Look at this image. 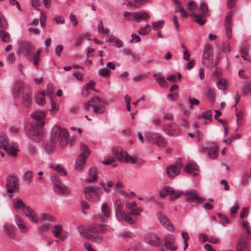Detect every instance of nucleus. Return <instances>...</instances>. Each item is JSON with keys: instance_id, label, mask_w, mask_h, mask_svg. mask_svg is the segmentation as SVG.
Masks as SVG:
<instances>
[{"instance_id": "obj_14", "label": "nucleus", "mask_w": 251, "mask_h": 251, "mask_svg": "<svg viewBox=\"0 0 251 251\" xmlns=\"http://www.w3.org/2000/svg\"><path fill=\"white\" fill-rule=\"evenodd\" d=\"M181 166V164L168 165L166 168V174L168 176L172 178L179 175L180 172Z\"/></svg>"}, {"instance_id": "obj_33", "label": "nucleus", "mask_w": 251, "mask_h": 251, "mask_svg": "<svg viewBox=\"0 0 251 251\" xmlns=\"http://www.w3.org/2000/svg\"><path fill=\"white\" fill-rule=\"evenodd\" d=\"M49 167L51 169H53L61 176H64L67 175L66 171L59 164L50 165Z\"/></svg>"}, {"instance_id": "obj_54", "label": "nucleus", "mask_w": 251, "mask_h": 251, "mask_svg": "<svg viewBox=\"0 0 251 251\" xmlns=\"http://www.w3.org/2000/svg\"><path fill=\"white\" fill-rule=\"evenodd\" d=\"M125 155H126V157L124 160V162L130 163L131 164H134L136 163V160L134 158L131 157L130 155H129L127 153H124Z\"/></svg>"}, {"instance_id": "obj_1", "label": "nucleus", "mask_w": 251, "mask_h": 251, "mask_svg": "<svg viewBox=\"0 0 251 251\" xmlns=\"http://www.w3.org/2000/svg\"><path fill=\"white\" fill-rule=\"evenodd\" d=\"M35 46L31 42L24 41L22 42L18 49V53L23 55L28 61L32 62L35 66H38L42 50L38 49L35 52Z\"/></svg>"}, {"instance_id": "obj_39", "label": "nucleus", "mask_w": 251, "mask_h": 251, "mask_svg": "<svg viewBox=\"0 0 251 251\" xmlns=\"http://www.w3.org/2000/svg\"><path fill=\"white\" fill-rule=\"evenodd\" d=\"M101 210L105 217H109L110 215V209L109 205L107 203H103L102 204Z\"/></svg>"}, {"instance_id": "obj_9", "label": "nucleus", "mask_w": 251, "mask_h": 251, "mask_svg": "<svg viewBox=\"0 0 251 251\" xmlns=\"http://www.w3.org/2000/svg\"><path fill=\"white\" fill-rule=\"evenodd\" d=\"M85 198L86 200L93 202L100 201V195L97 191V189L94 187H85L83 189Z\"/></svg>"}, {"instance_id": "obj_35", "label": "nucleus", "mask_w": 251, "mask_h": 251, "mask_svg": "<svg viewBox=\"0 0 251 251\" xmlns=\"http://www.w3.org/2000/svg\"><path fill=\"white\" fill-rule=\"evenodd\" d=\"M86 158H86V157H83L80 155L78 156L75 163V167L77 170H82L83 168L84 167Z\"/></svg>"}, {"instance_id": "obj_15", "label": "nucleus", "mask_w": 251, "mask_h": 251, "mask_svg": "<svg viewBox=\"0 0 251 251\" xmlns=\"http://www.w3.org/2000/svg\"><path fill=\"white\" fill-rule=\"evenodd\" d=\"M124 205L120 200H117L114 204L115 212L116 218L119 221H122L125 213L123 211Z\"/></svg>"}, {"instance_id": "obj_51", "label": "nucleus", "mask_w": 251, "mask_h": 251, "mask_svg": "<svg viewBox=\"0 0 251 251\" xmlns=\"http://www.w3.org/2000/svg\"><path fill=\"white\" fill-rule=\"evenodd\" d=\"M8 27L7 23L5 18L0 14V29H6Z\"/></svg>"}, {"instance_id": "obj_21", "label": "nucleus", "mask_w": 251, "mask_h": 251, "mask_svg": "<svg viewBox=\"0 0 251 251\" xmlns=\"http://www.w3.org/2000/svg\"><path fill=\"white\" fill-rule=\"evenodd\" d=\"M134 21L137 23L140 22L141 20L147 22L150 18L149 14L145 11L134 12Z\"/></svg>"}, {"instance_id": "obj_24", "label": "nucleus", "mask_w": 251, "mask_h": 251, "mask_svg": "<svg viewBox=\"0 0 251 251\" xmlns=\"http://www.w3.org/2000/svg\"><path fill=\"white\" fill-rule=\"evenodd\" d=\"M207 151L208 157L211 159H215L218 156L219 151L218 147L216 146H213L210 147L207 151L206 149H202V151Z\"/></svg>"}, {"instance_id": "obj_38", "label": "nucleus", "mask_w": 251, "mask_h": 251, "mask_svg": "<svg viewBox=\"0 0 251 251\" xmlns=\"http://www.w3.org/2000/svg\"><path fill=\"white\" fill-rule=\"evenodd\" d=\"M216 85L219 89L225 90L228 86V82L226 79H219L216 82Z\"/></svg>"}, {"instance_id": "obj_52", "label": "nucleus", "mask_w": 251, "mask_h": 251, "mask_svg": "<svg viewBox=\"0 0 251 251\" xmlns=\"http://www.w3.org/2000/svg\"><path fill=\"white\" fill-rule=\"evenodd\" d=\"M110 72V70L108 68L104 67L99 70V74L101 76L105 77L108 76Z\"/></svg>"}, {"instance_id": "obj_32", "label": "nucleus", "mask_w": 251, "mask_h": 251, "mask_svg": "<svg viewBox=\"0 0 251 251\" xmlns=\"http://www.w3.org/2000/svg\"><path fill=\"white\" fill-rule=\"evenodd\" d=\"M149 0H131L128 1L127 5L134 8H138L147 3Z\"/></svg>"}, {"instance_id": "obj_29", "label": "nucleus", "mask_w": 251, "mask_h": 251, "mask_svg": "<svg viewBox=\"0 0 251 251\" xmlns=\"http://www.w3.org/2000/svg\"><path fill=\"white\" fill-rule=\"evenodd\" d=\"M45 113L44 111H37L31 114L32 117L37 120L38 122H36L37 123H43L44 124V122L43 121L45 117Z\"/></svg>"}, {"instance_id": "obj_27", "label": "nucleus", "mask_w": 251, "mask_h": 251, "mask_svg": "<svg viewBox=\"0 0 251 251\" xmlns=\"http://www.w3.org/2000/svg\"><path fill=\"white\" fill-rule=\"evenodd\" d=\"M95 84L93 81H91L85 85L82 90V95L83 97L87 96L90 93V91L94 89Z\"/></svg>"}, {"instance_id": "obj_2", "label": "nucleus", "mask_w": 251, "mask_h": 251, "mask_svg": "<svg viewBox=\"0 0 251 251\" xmlns=\"http://www.w3.org/2000/svg\"><path fill=\"white\" fill-rule=\"evenodd\" d=\"M13 95L15 99H18L21 96V102L23 105L29 107L32 103V92L30 88L25 86L23 82L18 80L13 89Z\"/></svg>"}, {"instance_id": "obj_13", "label": "nucleus", "mask_w": 251, "mask_h": 251, "mask_svg": "<svg viewBox=\"0 0 251 251\" xmlns=\"http://www.w3.org/2000/svg\"><path fill=\"white\" fill-rule=\"evenodd\" d=\"M186 201L190 203H200L204 200L199 196V194L195 190H190L185 193Z\"/></svg>"}, {"instance_id": "obj_25", "label": "nucleus", "mask_w": 251, "mask_h": 251, "mask_svg": "<svg viewBox=\"0 0 251 251\" xmlns=\"http://www.w3.org/2000/svg\"><path fill=\"white\" fill-rule=\"evenodd\" d=\"M4 233L9 239H13L15 237L14 226L10 224H5L4 226Z\"/></svg>"}, {"instance_id": "obj_22", "label": "nucleus", "mask_w": 251, "mask_h": 251, "mask_svg": "<svg viewBox=\"0 0 251 251\" xmlns=\"http://www.w3.org/2000/svg\"><path fill=\"white\" fill-rule=\"evenodd\" d=\"M15 223L21 232L26 233L29 231V228L25 225L23 219L19 215H15Z\"/></svg>"}, {"instance_id": "obj_50", "label": "nucleus", "mask_w": 251, "mask_h": 251, "mask_svg": "<svg viewBox=\"0 0 251 251\" xmlns=\"http://www.w3.org/2000/svg\"><path fill=\"white\" fill-rule=\"evenodd\" d=\"M51 225L49 224L44 223L38 226V229L39 232H43L48 231L50 228Z\"/></svg>"}, {"instance_id": "obj_31", "label": "nucleus", "mask_w": 251, "mask_h": 251, "mask_svg": "<svg viewBox=\"0 0 251 251\" xmlns=\"http://www.w3.org/2000/svg\"><path fill=\"white\" fill-rule=\"evenodd\" d=\"M97 180V169L95 167H92L89 171V178L86 181L88 183L96 181Z\"/></svg>"}, {"instance_id": "obj_48", "label": "nucleus", "mask_w": 251, "mask_h": 251, "mask_svg": "<svg viewBox=\"0 0 251 251\" xmlns=\"http://www.w3.org/2000/svg\"><path fill=\"white\" fill-rule=\"evenodd\" d=\"M164 23V21H159L156 22L152 23V27L153 30H156L157 29H159L162 28L163 26V25Z\"/></svg>"}, {"instance_id": "obj_8", "label": "nucleus", "mask_w": 251, "mask_h": 251, "mask_svg": "<svg viewBox=\"0 0 251 251\" xmlns=\"http://www.w3.org/2000/svg\"><path fill=\"white\" fill-rule=\"evenodd\" d=\"M146 140L149 143L155 144L160 147L165 146L166 141L162 136L156 132H148L145 134Z\"/></svg>"}, {"instance_id": "obj_34", "label": "nucleus", "mask_w": 251, "mask_h": 251, "mask_svg": "<svg viewBox=\"0 0 251 251\" xmlns=\"http://www.w3.org/2000/svg\"><path fill=\"white\" fill-rule=\"evenodd\" d=\"M5 30L0 29V38L3 42L8 43L11 42V35Z\"/></svg>"}, {"instance_id": "obj_10", "label": "nucleus", "mask_w": 251, "mask_h": 251, "mask_svg": "<svg viewBox=\"0 0 251 251\" xmlns=\"http://www.w3.org/2000/svg\"><path fill=\"white\" fill-rule=\"evenodd\" d=\"M6 187L8 193L18 191L19 189V178L14 175H9L6 179Z\"/></svg>"}, {"instance_id": "obj_19", "label": "nucleus", "mask_w": 251, "mask_h": 251, "mask_svg": "<svg viewBox=\"0 0 251 251\" xmlns=\"http://www.w3.org/2000/svg\"><path fill=\"white\" fill-rule=\"evenodd\" d=\"M3 149L4 151H6L7 153L13 156H16L17 154L18 151H19L18 149V146L16 143H8L7 145H4Z\"/></svg>"}, {"instance_id": "obj_46", "label": "nucleus", "mask_w": 251, "mask_h": 251, "mask_svg": "<svg viewBox=\"0 0 251 251\" xmlns=\"http://www.w3.org/2000/svg\"><path fill=\"white\" fill-rule=\"evenodd\" d=\"M201 9V14L205 15H209L208 14V7L207 4L204 1H202L200 3Z\"/></svg>"}, {"instance_id": "obj_53", "label": "nucleus", "mask_w": 251, "mask_h": 251, "mask_svg": "<svg viewBox=\"0 0 251 251\" xmlns=\"http://www.w3.org/2000/svg\"><path fill=\"white\" fill-rule=\"evenodd\" d=\"M0 143L1 144V146L0 145V148H3L5 145L8 144L6 135L3 133L0 134Z\"/></svg>"}, {"instance_id": "obj_20", "label": "nucleus", "mask_w": 251, "mask_h": 251, "mask_svg": "<svg viewBox=\"0 0 251 251\" xmlns=\"http://www.w3.org/2000/svg\"><path fill=\"white\" fill-rule=\"evenodd\" d=\"M22 213L27 216L31 222L34 223H37L38 222L35 211L29 206H28L27 207L25 208V209L23 211Z\"/></svg>"}, {"instance_id": "obj_60", "label": "nucleus", "mask_w": 251, "mask_h": 251, "mask_svg": "<svg viewBox=\"0 0 251 251\" xmlns=\"http://www.w3.org/2000/svg\"><path fill=\"white\" fill-rule=\"evenodd\" d=\"M109 40L115 43L118 48H121L123 45V42L115 37H111Z\"/></svg>"}, {"instance_id": "obj_58", "label": "nucleus", "mask_w": 251, "mask_h": 251, "mask_svg": "<svg viewBox=\"0 0 251 251\" xmlns=\"http://www.w3.org/2000/svg\"><path fill=\"white\" fill-rule=\"evenodd\" d=\"M170 187H166L163 188L159 193L160 197L165 198L167 195L170 194Z\"/></svg>"}, {"instance_id": "obj_26", "label": "nucleus", "mask_w": 251, "mask_h": 251, "mask_svg": "<svg viewBox=\"0 0 251 251\" xmlns=\"http://www.w3.org/2000/svg\"><path fill=\"white\" fill-rule=\"evenodd\" d=\"M206 15L201 14H196L192 13L190 14V16L194 18V21L197 22L199 25H202L206 23V19L204 18Z\"/></svg>"}, {"instance_id": "obj_64", "label": "nucleus", "mask_w": 251, "mask_h": 251, "mask_svg": "<svg viewBox=\"0 0 251 251\" xmlns=\"http://www.w3.org/2000/svg\"><path fill=\"white\" fill-rule=\"evenodd\" d=\"M250 180H251V171L244 175L243 182L244 184H247Z\"/></svg>"}, {"instance_id": "obj_4", "label": "nucleus", "mask_w": 251, "mask_h": 251, "mask_svg": "<svg viewBox=\"0 0 251 251\" xmlns=\"http://www.w3.org/2000/svg\"><path fill=\"white\" fill-rule=\"evenodd\" d=\"M103 229L102 226H94L85 228L81 233L85 237L91 238L96 241L100 242L101 241L103 238L101 233Z\"/></svg>"}, {"instance_id": "obj_63", "label": "nucleus", "mask_w": 251, "mask_h": 251, "mask_svg": "<svg viewBox=\"0 0 251 251\" xmlns=\"http://www.w3.org/2000/svg\"><path fill=\"white\" fill-rule=\"evenodd\" d=\"M142 212V208L141 207H138L136 209H132L129 212V214L132 215H139Z\"/></svg>"}, {"instance_id": "obj_11", "label": "nucleus", "mask_w": 251, "mask_h": 251, "mask_svg": "<svg viewBox=\"0 0 251 251\" xmlns=\"http://www.w3.org/2000/svg\"><path fill=\"white\" fill-rule=\"evenodd\" d=\"M162 128L169 136L176 137L180 135L178 126L175 124H164Z\"/></svg>"}, {"instance_id": "obj_6", "label": "nucleus", "mask_w": 251, "mask_h": 251, "mask_svg": "<svg viewBox=\"0 0 251 251\" xmlns=\"http://www.w3.org/2000/svg\"><path fill=\"white\" fill-rule=\"evenodd\" d=\"M43 126V123H32L27 132L28 137L35 142H39L42 136L41 128Z\"/></svg>"}, {"instance_id": "obj_5", "label": "nucleus", "mask_w": 251, "mask_h": 251, "mask_svg": "<svg viewBox=\"0 0 251 251\" xmlns=\"http://www.w3.org/2000/svg\"><path fill=\"white\" fill-rule=\"evenodd\" d=\"M90 107L93 108V112L96 114H102L106 110L105 106L101 103L100 99L98 97L91 98L84 104V109L85 111H89Z\"/></svg>"}, {"instance_id": "obj_37", "label": "nucleus", "mask_w": 251, "mask_h": 251, "mask_svg": "<svg viewBox=\"0 0 251 251\" xmlns=\"http://www.w3.org/2000/svg\"><path fill=\"white\" fill-rule=\"evenodd\" d=\"M62 230V226L60 224H56L54 226L53 229L52 230V232L55 237L58 238L60 236Z\"/></svg>"}, {"instance_id": "obj_43", "label": "nucleus", "mask_w": 251, "mask_h": 251, "mask_svg": "<svg viewBox=\"0 0 251 251\" xmlns=\"http://www.w3.org/2000/svg\"><path fill=\"white\" fill-rule=\"evenodd\" d=\"M202 60L203 64L207 68H209L212 66L213 63V57L202 58Z\"/></svg>"}, {"instance_id": "obj_16", "label": "nucleus", "mask_w": 251, "mask_h": 251, "mask_svg": "<svg viewBox=\"0 0 251 251\" xmlns=\"http://www.w3.org/2000/svg\"><path fill=\"white\" fill-rule=\"evenodd\" d=\"M184 170L186 173L192 174L193 176H197L199 172V166L194 162H190L187 163Z\"/></svg>"}, {"instance_id": "obj_45", "label": "nucleus", "mask_w": 251, "mask_h": 251, "mask_svg": "<svg viewBox=\"0 0 251 251\" xmlns=\"http://www.w3.org/2000/svg\"><path fill=\"white\" fill-rule=\"evenodd\" d=\"M151 30L150 26L149 25H146L144 27H141L138 33L141 35H145L150 32Z\"/></svg>"}, {"instance_id": "obj_36", "label": "nucleus", "mask_w": 251, "mask_h": 251, "mask_svg": "<svg viewBox=\"0 0 251 251\" xmlns=\"http://www.w3.org/2000/svg\"><path fill=\"white\" fill-rule=\"evenodd\" d=\"M80 150L81 153L79 155L83 157H86V158H87L91 153L90 150L88 146L83 143L80 144Z\"/></svg>"}, {"instance_id": "obj_7", "label": "nucleus", "mask_w": 251, "mask_h": 251, "mask_svg": "<svg viewBox=\"0 0 251 251\" xmlns=\"http://www.w3.org/2000/svg\"><path fill=\"white\" fill-rule=\"evenodd\" d=\"M51 180L53 184L54 192L61 196L69 195L70 193L69 189L55 176H51Z\"/></svg>"}, {"instance_id": "obj_56", "label": "nucleus", "mask_w": 251, "mask_h": 251, "mask_svg": "<svg viewBox=\"0 0 251 251\" xmlns=\"http://www.w3.org/2000/svg\"><path fill=\"white\" fill-rule=\"evenodd\" d=\"M241 51L244 55H247L249 52V46L246 42H244L242 44L241 48Z\"/></svg>"}, {"instance_id": "obj_41", "label": "nucleus", "mask_w": 251, "mask_h": 251, "mask_svg": "<svg viewBox=\"0 0 251 251\" xmlns=\"http://www.w3.org/2000/svg\"><path fill=\"white\" fill-rule=\"evenodd\" d=\"M213 49L210 46H207L204 48L202 58L213 57Z\"/></svg>"}, {"instance_id": "obj_57", "label": "nucleus", "mask_w": 251, "mask_h": 251, "mask_svg": "<svg viewBox=\"0 0 251 251\" xmlns=\"http://www.w3.org/2000/svg\"><path fill=\"white\" fill-rule=\"evenodd\" d=\"M181 237L184 239V247L183 250H185L188 246L187 240L189 238V235L187 232H183L181 233Z\"/></svg>"}, {"instance_id": "obj_23", "label": "nucleus", "mask_w": 251, "mask_h": 251, "mask_svg": "<svg viewBox=\"0 0 251 251\" xmlns=\"http://www.w3.org/2000/svg\"><path fill=\"white\" fill-rule=\"evenodd\" d=\"M111 151L115 158H116L117 160L120 162L124 161L126 155L124 153H127V152L119 150L116 147L112 148Z\"/></svg>"}, {"instance_id": "obj_17", "label": "nucleus", "mask_w": 251, "mask_h": 251, "mask_svg": "<svg viewBox=\"0 0 251 251\" xmlns=\"http://www.w3.org/2000/svg\"><path fill=\"white\" fill-rule=\"evenodd\" d=\"M34 100L38 106H45L46 103L45 93L43 91L36 92L34 96Z\"/></svg>"}, {"instance_id": "obj_3", "label": "nucleus", "mask_w": 251, "mask_h": 251, "mask_svg": "<svg viewBox=\"0 0 251 251\" xmlns=\"http://www.w3.org/2000/svg\"><path fill=\"white\" fill-rule=\"evenodd\" d=\"M51 140L53 143H58L61 146L66 145L69 141L68 131L58 126H54L52 128Z\"/></svg>"}, {"instance_id": "obj_12", "label": "nucleus", "mask_w": 251, "mask_h": 251, "mask_svg": "<svg viewBox=\"0 0 251 251\" xmlns=\"http://www.w3.org/2000/svg\"><path fill=\"white\" fill-rule=\"evenodd\" d=\"M157 217L160 223L164 227L171 232H174L175 228L173 224L170 222L165 214L161 211L158 212Z\"/></svg>"}, {"instance_id": "obj_49", "label": "nucleus", "mask_w": 251, "mask_h": 251, "mask_svg": "<svg viewBox=\"0 0 251 251\" xmlns=\"http://www.w3.org/2000/svg\"><path fill=\"white\" fill-rule=\"evenodd\" d=\"M40 218L43 221L50 222H53L55 220L54 218L52 216L47 213H42L40 215Z\"/></svg>"}, {"instance_id": "obj_47", "label": "nucleus", "mask_w": 251, "mask_h": 251, "mask_svg": "<svg viewBox=\"0 0 251 251\" xmlns=\"http://www.w3.org/2000/svg\"><path fill=\"white\" fill-rule=\"evenodd\" d=\"M202 115L205 120H208L209 122L212 121V113L211 110H207L202 113Z\"/></svg>"}, {"instance_id": "obj_59", "label": "nucleus", "mask_w": 251, "mask_h": 251, "mask_svg": "<svg viewBox=\"0 0 251 251\" xmlns=\"http://www.w3.org/2000/svg\"><path fill=\"white\" fill-rule=\"evenodd\" d=\"M188 7L189 9L192 12H194L195 10L199 9L198 6L196 4V3L194 1H190L188 2Z\"/></svg>"}, {"instance_id": "obj_42", "label": "nucleus", "mask_w": 251, "mask_h": 251, "mask_svg": "<svg viewBox=\"0 0 251 251\" xmlns=\"http://www.w3.org/2000/svg\"><path fill=\"white\" fill-rule=\"evenodd\" d=\"M89 34L88 33H82L79 35L75 43V46L76 47H78L80 46L82 44V41L87 37H88Z\"/></svg>"}, {"instance_id": "obj_28", "label": "nucleus", "mask_w": 251, "mask_h": 251, "mask_svg": "<svg viewBox=\"0 0 251 251\" xmlns=\"http://www.w3.org/2000/svg\"><path fill=\"white\" fill-rule=\"evenodd\" d=\"M149 239L147 241L148 243L151 246H157L160 243V239L156 235L149 234L147 235V238Z\"/></svg>"}, {"instance_id": "obj_30", "label": "nucleus", "mask_w": 251, "mask_h": 251, "mask_svg": "<svg viewBox=\"0 0 251 251\" xmlns=\"http://www.w3.org/2000/svg\"><path fill=\"white\" fill-rule=\"evenodd\" d=\"M14 201L13 205L14 208L18 211H21L22 213L23 211L25 209V208L28 206L25 205V203L21 199H14Z\"/></svg>"}, {"instance_id": "obj_61", "label": "nucleus", "mask_w": 251, "mask_h": 251, "mask_svg": "<svg viewBox=\"0 0 251 251\" xmlns=\"http://www.w3.org/2000/svg\"><path fill=\"white\" fill-rule=\"evenodd\" d=\"M98 32L99 33H102L103 34L107 33L108 32V29H104V27L103 26L102 21H100L99 22L98 24Z\"/></svg>"}, {"instance_id": "obj_62", "label": "nucleus", "mask_w": 251, "mask_h": 251, "mask_svg": "<svg viewBox=\"0 0 251 251\" xmlns=\"http://www.w3.org/2000/svg\"><path fill=\"white\" fill-rule=\"evenodd\" d=\"M134 12H130L127 11H125L123 13V16L126 18V19L128 21H130L132 20H134Z\"/></svg>"}, {"instance_id": "obj_44", "label": "nucleus", "mask_w": 251, "mask_h": 251, "mask_svg": "<svg viewBox=\"0 0 251 251\" xmlns=\"http://www.w3.org/2000/svg\"><path fill=\"white\" fill-rule=\"evenodd\" d=\"M50 101L51 105V109L50 110V113L51 115H54L58 111L59 106L57 103L53 102L51 99Z\"/></svg>"}, {"instance_id": "obj_40", "label": "nucleus", "mask_w": 251, "mask_h": 251, "mask_svg": "<svg viewBox=\"0 0 251 251\" xmlns=\"http://www.w3.org/2000/svg\"><path fill=\"white\" fill-rule=\"evenodd\" d=\"M169 193L171 195L170 199L172 200H174L176 199H177V198L180 197L183 194V192L178 190L176 191L170 187V191Z\"/></svg>"}, {"instance_id": "obj_18", "label": "nucleus", "mask_w": 251, "mask_h": 251, "mask_svg": "<svg viewBox=\"0 0 251 251\" xmlns=\"http://www.w3.org/2000/svg\"><path fill=\"white\" fill-rule=\"evenodd\" d=\"M231 12L228 13L226 17V23H225V29L226 31V34L228 39H230L232 36V19H231Z\"/></svg>"}, {"instance_id": "obj_55", "label": "nucleus", "mask_w": 251, "mask_h": 251, "mask_svg": "<svg viewBox=\"0 0 251 251\" xmlns=\"http://www.w3.org/2000/svg\"><path fill=\"white\" fill-rule=\"evenodd\" d=\"M175 12H179L181 16L183 18H187L188 16V13L185 10L184 8L181 6L178 7V9L175 10Z\"/></svg>"}]
</instances>
